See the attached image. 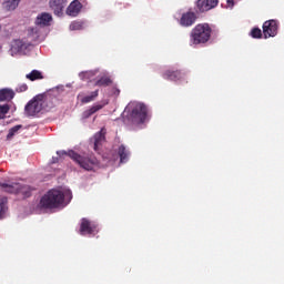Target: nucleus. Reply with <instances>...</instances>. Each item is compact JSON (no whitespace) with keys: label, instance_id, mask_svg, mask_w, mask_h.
I'll use <instances>...</instances> for the list:
<instances>
[{"label":"nucleus","instance_id":"nucleus-13","mask_svg":"<svg viewBox=\"0 0 284 284\" xmlns=\"http://www.w3.org/2000/svg\"><path fill=\"white\" fill-rule=\"evenodd\" d=\"M196 22V13L189 11L184 13L180 19V26H183V28H190V26H194Z\"/></svg>","mask_w":284,"mask_h":284},{"label":"nucleus","instance_id":"nucleus-8","mask_svg":"<svg viewBox=\"0 0 284 284\" xmlns=\"http://www.w3.org/2000/svg\"><path fill=\"white\" fill-rule=\"evenodd\" d=\"M4 192H9V194H22L28 197L32 193V187L28 185H23L21 183H10L2 184Z\"/></svg>","mask_w":284,"mask_h":284},{"label":"nucleus","instance_id":"nucleus-19","mask_svg":"<svg viewBox=\"0 0 284 284\" xmlns=\"http://www.w3.org/2000/svg\"><path fill=\"white\" fill-rule=\"evenodd\" d=\"M97 97H99V90L91 92V94L87 95V97H83V94L80 93L78 95V99L81 101V103H90V102L94 101V99H97Z\"/></svg>","mask_w":284,"mask_h":284},{"label":"nucleus","instance_id":"nucleus-28","mask_svg":"<svg viewBox=\"0 0 284 284\" xmlns=\"http://www.w3.org/2000/svg\"><path fill=\"white\" fill-rule=\"evenodd\" d=\"M262 36H263V32L261 31V29L258 28L252 29L251 37H253V39H261Z\"/></svg>","mask_w":284,"mask_h":284},{"label":"nucleus","instance_id":"nucleus-15","mask_svg":"<svg viewBox=\"0 0 284 284\" xmlns=\"http://www.w3.org/2000/svg\"><path fill=\"white\" fill-rule=\"evenodd\" d=\"M83 4H81L79 0H73L67 8L68 17H79V13L81 12Z\"/></svg>","mask_w":284,"mask_h":284},{"label":"nucleus","instance_id":"nucleus-3","mask_svg":"<svg viewBox=\"0 0 284 284\" xmlns=\"http://www.w3.org/2000/svg\"><path fill=\"white\" fill-rule=\"evenodd\" d=\"M57 155L59 159H65V156H69L83 170H94V168L99 165V160H97L94 155H81L74 151H57Z\"/></svg>","mask_w":284,"mask_h":284},{"label":"nucleus","instance_id":"nucleus-29","mask_svg":"<svg viewBox=\"0 0 284 284\" xmlns=\"http://www.w3.org/2000/svg\"><path fill=\"white\" fill-rule=\"evenodd\" d=\"M26 90H28V84H26V83L20 84V85L17 88V92H26Z\"/></svg>","mask_w":284,"mask_h":284},{"label":"nucleus","instance_id":"nucleus-23","mask_svg":"<svg viewBox=\"0 0 284 284\" xmlns=\"http://www.w3.org/2000/svg\"><path fill=\"white\" fill-rule=\"evenodd\" d=\"M26 79H28L29 81H39L43 79V73H41V71L39 70H33L26 75Z\"/></svg>","mask_w":284,"mask_h":284},{"label":"nucleus","instance_id":"nucleus-18","mask_svg":"<svg viewBox=\"0 0 284 284\" xmlns=\"http://www.w3.org/2000/svg\"><path fill=\"white\" fill-rule=\"evenodd\" d=\"M12 99H14V91L11 89L0 90V101H12Z\"/></svg>","mask_w":284,"mask_h":284},{"label":"nucleus","instance_id":"nucleus-2","mask_svg":"<svg viewBox=\"0 0 284 284\" xmlns=\"http://www.w3.org/2000/svg\"><path fill=\"white\" fill-rule=\"evenodd\" d=\"M34 23L36 26L28 30L29 38L31 41H43L45 39V28L52 26V14L48 12L39 13Z\"/></svg>","mask_w":284,"mask_h":284},{"label":"nucleus","instance_id":"nucleus-17","mask_svg":"<svg viewBox=\"0 0 284 284\" xmlns=\"http://www.w3.org/2000/svg\"><path fill=\"white\" fill-rule=\"evenodd\" d=\"M105 105H108V101L98 102L92 108H90L89 110L83 112L82 119H90V116H92V114H94L95 112H99V110H103V108H105Z\"/></svg>","mask_w":284,"mask_h":284},{"label":"nucleus","instance_id":"nucleus-1","mask_svg":"<svg viewBox=\"0 0 284 284\" xmlns=\"http://www.w3.org/2000/svg\"><path fill=\"white\" fill-rule=\"evenodd\" d=\"M72 201V191L68 187L52 189L48 191L40 200L41 207L54 210L65 207Z\"/></svg>","mask_w":284,"mask_h":284},{"label":"nucleus","instance_id":"nucleus-12","mask_svg":"<svg viewBox=\"0 0 284 284\" xmlns=\"http://www.w3.org/2000/svg\"><path fill=\"white\" fill-rule=\"evenodd\" d=\"M91 143L93 144V150L99 152V148L105 143V129H101L100 132L95 133L94 136L91 139Z\"/></svg>","mask_w":284,"mask_h":284},{"label":"nucleus","instance_id":"nucleus-21","mask_svg":"<svg viewBox=\"0 0 284 284\" xmlns=\"http://www.w3.org/2000/svg\"><path fill=\"white\" fill-rule=\"evenodd\" d=\"M164 79H166L168 81H181V72L176 71H170L168 70L164 74H163Z\"/></svg>","mask_w":284,"mask_h":284},{"label":"nucleus","instance_id":"nucleus-24","mask_svg":"<svg viewBox=\"0 0 284 284\" xmlns=\"http://www.w3.org/2000/svg\"><path fill=\"white\" fill-rule=\"evenodd\" d=\"M8 212V200L6 197L0 199V219H3Z\"/></svg>","mask_w":284,"mask_h":284},{"label":"nucleus","instance_id":"nucleus-9","mask_svg":"<svg viewBox=\"0 0 284 284\" xmlns=\"http://www.w3.org/2000/svg\"><path fill=\"white\" fill-rule=\"evenodd\" d=\"M99 232V229L97 226V223L91 222L88 219H82L81 225H80V234L82 236H94Z\"/></svg>","mask_w":284,"mask_h":284},{"label":"nucleus","instance_id":"nucleus-27","mask_svg":"<svg viewBox=\"0 0 284 284\" xmlns=\"http://www.w3.org/2000/svg\"><path fill=\"white\" fill-rule=\"evenodd\" d=\"M21 128H22L21 124H18V125L11 128V129L9 130V133H8V135H7V139H12V136H14V134H17V132H19V131L21 130Z\"/></svg>","mask_w":284,"mask_h":284},{"label":"nucleus","instance_id":"nucleus-14","mask_svg":"<svg viewBox=\"0 0 284 284\" xmlns=\"http://www.w3.org/2000/svg\"><path fill=\"white\" fill-rule=\"evenodd\" d=\"M68 6V1L65 0H51L50 8L53 10L57 17H61L63 14V9Z\"/></svg>","mask_w":284,"mask_h":284},{"label":"nucleus","instance_id":"nucleus-16","mask_svg":"<svg viewBox=\"0 0 284 284\" xmlns=\"http://www.w3.org/2000/svg\"><path fill=\"white\" fill-rule=\"evenodd\" d=\"M219 6V0H199L197 8L200 12H207V10H212V8H216Z\"/></svg>","mask_w":284,"mask_h":284},{"label":"nucleus","instance_id":"nucleus-32","mask_svg":"<svg viewBox=\"0 0 284 284\" xmlns=\"http://www.w3.org/2000/svg\"><path fill=\"white\" fill-rule=\"evenodd\" d=\"M119 92H120L119 89H115L113 94H119Z\"/></svg>","mask_w":284,"mask_h":284},{"label":"nucleus","instance_id":"nucleus-4","mask_svg":"<svg viewBox=\"0 0 284 284\" xmlns=\"http://www.w3.org/2000/svg\"><path fill=\"white\" fill-rule=\"evenodd\" d=\"M124 112H128L132 123H145L148 119V108L141 102H130Z\"/></svg>","mask_w":284,"mask_h":284},{"label":"nucleus","instance_id":"nucleus-26","mask_svg":"<svg viewBox=\"0 0 284 284\" xmlns=\"http://www.w3.org/2000/svg\"><path fill=\"white\" fill-rule=\"evenodd\" d=\"M84 26L85 24L81 21H73V22H71L69 28H70V30H83Z\"/></svg>","mask_w":284,"mask_h":284},{"label":"nucleus","instance_id":"nucleus-10","mask_svg":"<svg viewBox=\"0 0 284 284\" xmlns=\"http://www.w3.org/2000/svg\"><path fill=\"white\" fill-rule=\"evenodd\" d=\"M264 39H270V37H276L278 34V22L276 20H267L263 24Z\"/></svg>","mask_w":284,"mask_h":284},{"label":"nucleus","instance_id":"nucleus-6","mask_svg":"<svg viewBox=\"0 0 284 284\" xmlns=\"http://www.w3.org/2000/svg\"><path fill=\"white\" fill-rule=\"evenodd\" d=\"M81 81H90L98 88H103V85H110V78L101 75L99 71H83L79 73Z\"/></svg>","mask_w":284,"mask_h":284},{"label":"nucleus","instance_id":"nucleus-5","mask_svg":"<svg viewBox=\"0 0 284 284\" xmlns=\"http://www.w3.org/2000/svg\"><path fill=\"white\" fill-rule=\"evenodd\" d=\"M212 37V29L210 24H197L191 32V45H199L200 43H207Z\"/></svg>","mask_w":284,"mask_h":284},{"label":"nucleus","instance_id":"nucleus-31","mask_svg":"<svg viewBox=\"0 0 284 284\" xmlns=\"http://www.w3.org/2000/svg\"><path fill=\"white\" fill-rule=\"evenodd\" d=\"M51 163H59V158L53 156Z\"/></svg>","mask_w":284,"mask_h":284},{"label":"nucleus","instance_id":"nucleus-11","mask_svg":"<svg viewBox=\"0 0 284 284\" xmlns=\"http://www.w3.org/2000/svg\"><path fill=\"white\" fill-rule=\"evenodd\" d=\"M30 47V43L23 42V40H14L11 43L10 54L14 57L17 54H26V51Z\"/></svg>","mask_w":284,"mask_h":284},{"label":"nucleus","instance_id":"nucleus-30","mask_svg":"<svg viewBox=\"0 0 284 284\" xmlns=\"http://www.w3.org/2000/svg\"><path fill=\"white\" fill-rule=\"evenodd\" d=\"M226 8H234V0H227Z\"/></svg>","mask_w":284,"mask_h":284},{"label":"nucleus","instance_id":"nucleus-22","mask_svg":"<svg viewBox=\"0 0 284 284\" xmlns=\"http://www.w3.org/2000/svg\"><path fill=\"white\" fill-rule=\"evenodd\" d=\"M21 0H4V8L6 10H8L9 12L12 10H17V8H19V3Z\"/></svg>","mask_w":284,"mask_h":284},{"label":"nucleus","instance_id":"nucleus-7","mask_svg":"<svg viewBox=\"0 0 284 284\" xmlns=\"http://www.w3.org/2000/svg\"><path fill=\"white\" fill-rule=\"evenodd\" d=\"M45 110V100L43 97H37L31 100L24 108V112L28 116H37V114Z\"/></svg>","mask_w":284,"mask_h":284},{"label":"nucleus","instance_id":"nucleus-25","mask_svg":"<svg viewBox=\"0 0 284 284\" xmlns=\"http://www.w3.org/2000/svg\"><path fill=\"white\" fill-rule=\"evenodd\" d=\"M10 112L9 104H0V119H6V114Z\"/></svg>","mask_w":284,"mask_h":284},{"label":"nucleus","instance_id":"nucleus-20","mask_svg":"<svg viewBox=\"0 0 284 284\" xmlns=\"http://www.w3.org/2000/svg\"><path fill=\"white\" fill-rule=\"evenodd\" d=\"M118 154L120 156V163H128V159H130V151L126 150L125 145H121L119 148Z\"/></svg>","mask_w":284,"mask_h":284}]
</instances>
